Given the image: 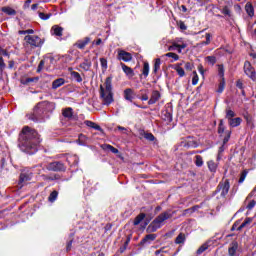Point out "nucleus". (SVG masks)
Segmentation results:
<instances>
[{"label":"nucleus","instance_id":"obj_1","mask_svg":"<svg viewBox=\"0 0 256 256\" xmlns=\"http://www.w3.org/2000/svg\"><path fill=\"white\" fill-rule=\"evenodd\" d=\"M41 144V136L35 131V129L25 126L19 138V148L28 155H35L38 151V147Z\"/></svg>","mask_w":256,"mask_h":256},{"label":"nucleus","instance_id":"obj_2","mask_svg":"<svg viewBox=\"0 0 256 256\" xmlns=\"http://www.w3.org/2000/svg\"><path fill=\"white\" fill-rule=\"evenodd\" d=\"M53 111H55V103L47 101L40 102L34 108L33 113L28 115V119L34 121V123H43L45 119H49Z\"/></svg>","mask_w":256,"mask_h":256},{"label":"nucleus","instance_id":"obj_3","mask_svg":"<svg viewBox=\"0 0 256 256\" xmlns=\"http://www.w3.org/2000/svg\"><path fill=\"white\" fill-rule=\"evenodd\" d=\"M100 96L103 105H111L113 103V91L111 87V78H106L104 86H100Z\"/></svg>","mask_w":256,"mask_h":256},{"label":"nucleus","instance_id":"obj_4","mask_svg":"<svg viewBox=\"0 0 256 256\" xmlns=\"http://www.w3.org/2000/svg\"><path fill=\"white\" fill-rule=\"evenodd\" d=\"M171 217H173V214H171L170 211H166V212L160 214L148 226L147 232L148 233H155V231H157V229H161L163 223H165V221H167V219H171Z\"/></svg>","mask_w":256,"mask_h":256},{"label":"nucleus","instance_id":"obj_5","mask_svg":"<svg viewBox=\"0 0 256 256\" xmlns=\"http://www.w3.org/2000/svg\"><path fill=\"white\" fill-rule=\"evenodd\" d=\"M24 40L31 47H41L43 45L39 36H36V35H33V36L27 35V36H25Z\"/></svg>","mask_w":256,"mask_h":256},{"label":"nucleus","instance_id":"obj_6","mask_svg":"<svg viewBox=\"0 0 256 256\" xmlns=\"http://www.w3.org/2000/svg\"><path fill=\"white\" fill-rule=\"evenodd\" d=\"M231 188V185L229 184L228 180H225L224 182H220L218 185L217 191L220 193L221 197H225L227 193H229V189Z\"/></svg>","mask_w":256,"mask_h":256},{"label":"nucleus","instance_id":"obj_7","mask_svg":"<svg viewBox=\"0 0 256 256\" xmlns=\"http://www.w3.org/2000/svg\"><path fill=\"white\" fill-rule=\"evenodd\" d=\"M244 72L248 77H250V79H252V81H255L256 79L255 68L251 66L250 62L244 63Z\"/></svg>","mask_w":256,"mask_h":256},{"label":"nucleus","instance_id":"obj_8","mask_svg":"<svg viewBox=\"0 0 256 256\" xmlns=\"http://www.w3.org/2000/svg\"><path fill=\"white\" fill-rule=\"evenodd\" d=\"M63 31H64L63 27L59 25H54L50 29V34L52 35V37H55L56 39L61 40V37H63Z\"/></svg>","mask_w":256,"mask_h":256},{"label":"nucleus","instance_id":"obj_9","mask_svg":"<svg viewBox=\"0 0 256 256\" xmlns=\"http://www.w3.org/2000/svg\"><path fill=\"white\" fill-rule=\"evenodd\" d=\"M118 59L119 61L129 63V61H132L133 55L125 50H118Z\"/></svg>","mask_w":256,"mask_h":256},{"label":"nucleus","instance_id":"obj_10","mask_svg":"<svg viewBox=\"0 0 256 256\" xmlns=\"http://www.w3.org/2000/svg\"><path fill=\"white\" fill-rule=\"evenodd\" d=\"M33 174L31 172H22L19 178V185L23 187L27 181H31Z\"/></svg>","mask_w":256,"mask_h":256},{"label":"nucleus","instance_id":"obj_11","mask_svg":"<svg viewBox=\"0 0 256 256\" xmlns=\"http://www.w3.org/2000/svg\"><path fill=\"white\" fill-rule=\"evenodd\" d=\"M65 118L68 119V121H77V114L73 112V108L68 107L65 109Z\"/></svg>","mask_w":256,"mask_h":256},{"label":"nucleus","instance_id":"obj_12","mask_svg":"<svg viewBox=\"0 0 256 256\" xmlns=\"http://www.w3.org/2000/svg\"><path fill=\"white\" fill-rule=\"evenodd\" d=\"M173 47H176V49H186L187 43L183 41V38H176L173 41Z\"/></svg>","mask_w":256,"mask_h":256},{"label":"nucleus","instance_id":"obj_13","mask_svg":"<svg viewBox=\"0 0 256 256\" xmlns=\"http://www.w3.org/2000/svg\"><path fill=\"white\" fill-rule=\"evenodd\" d=\"M49 171H61L63 169V163L61 162H52L48 165Z\"/></svg>","mask_w":256,"mask_h":256},{"label":"nucleus","instance_id":"obj_14","mask_svg":"<svg viewBox=\"0 0 256 256\" xmlns=\"http://www.w3.org/2000/svg\"><path fill=\"white\" fill-rule=\"evenodd\" d=\"M161 99V94L159 91H153L151 98L148 101V105H155V102Z\"/></svg>","mask_w":256,"mask_h":256},{"label":"nucleus","instance_id":"obj_15","mask_svg":"<svg viewBox=\"0 0 256 256\" xmlns=\"http://www.w3.org/2000/svg\"><path fill=\"white\" fill-rule=\"evenodd\" d=\"M68 71L71 75V79H73L74 81H77V83H81V81H83V78H81V74L73 71V68H68Z\"/></svg>","mask_w":256,"mask_h":256},{"label":"nucleus","instance_id":"obj_16","mask_svg":"<svg viewBox=\"0 0 256 256\" xmlns=\"http://www.w3.org/2000/svg\"><path fill=\"white\" fill-rule=\"evenodd\" d=\"M90 41H91V38L86 37L82 40H79L76 43V47H78V49H85V47H87V45H89Z\"/></svg>","mask_w":256,"mask_h":256},{"label":"nucleus","instance_id":"obj_17","mask_svg":"<svg viewBox=\"0 0 256 256\" xmlns=\"http://www.w3.org/2000/svg\"><path fill=\"white\" fill-rule=\"evenodd\" d=\"M121 67L123 72L125 73V75H127V77H135V72L131 69V67L121 63Z\"/></svg>","mask_w":256,"mask_h":256},{"label":"nucleus","instance_id":"obj_18","mask_svg":"<svg viewBox=\"0 0 256 256\" xmlns=\"http://www.w3.org/2000/svg\"><path fill=\"white\" fill-rule=\"evenodd\" d=\"M91 59L85 58L84 61L80 64V69H83V71H89L91 69Z\"/></svg>","mask_w":256,"mask_h":256},{"label":"nucleus","instance_id":"obj_19","mask_svg":"<svg viewBox=\"0 0 256 256\" xmlns=\"http://www.w3.org/2000/svg\"><path fill=\"white\" fill-rule=\"evenodd\" d=\"M133 97H135V92L131 88L124 90V98L126 101H133Z\"/></svg>","mask_w":256,"mask_h":256},{"label":"nucleus","instance_id":"obj_20","mask_svg":"<svg viewBox=\"0 0 256 256\" xmlns=\"http://www.w3.org/2000/svg\"><path fill=\"white\" fill-rule=\"evenodd\" d=\"M183 63H177L173 66V69L176 70V73H178L179 77H185V70L181 67Z\"/></svg>","mask_w":256,"mask_h":256},{"label":"nucleus","instance_id":"obj_21","mask_svg":"<svg viewBox=\"0 0 256 256\" xmlns=\"http://www.w3.org/2000/svg\"><path fill=\"white\" fill-rule=\"evenodd\" d=\"M237 249H239V244L237 242H232L228 249L229 255L234 256L235 253H237Z\"/></svg>","mask_w":256,"mask_h":256},{"label":"nucleus","instance_id":"obj_22","mask_svg":"<svg viewBox=\"0 0 256 256\" xmlns=\"http://www.w3.org/2000/svg\"><path fill=\"white\" fill-rule=\"evenodd\" d=\"M61 85H65V79L58 78L52 82V89H59Z\"/></svg>","mask_w":256,"mask_h":256},{"label":"nucleus","instance_id":"obj_23","mask_svg":"<svg viewBox=\"0 0 256 256\" xmlns=\"http://www.w3.org/2000/svg\"><path fill=\"white\" fill-rule=\"evenodd\" d=\"M245 11L249 17H253V15H255V10L253 9V5L250 2L246 3Z\"/></svg>","mask_w":256,"mask_h":256},{"label":"nucleus","instance_id":"obj_24","mask_svg":"<svg viewBox=\"0 0 256 256\" xmlns=\"http://www.w3.org/2000/svg\"><path fill=\"white\" fill-rule=\"evenodd\" d=\"M84 123L87 127H90V129H95L96 131H101V126L95 124V122L86 120Z\"/></svg>","mask_w":256,"mask_h":256},{"label":"nucleus","instance_id":"obj_25","mask_svg":"<svg viewBox=\"0 0 256 256\" xmlns=\"http://www.w3.org/2000/svg\"><path fill=\"white\" fill-rule=\"evenodd\" d=\"M241 118H232L229 120L230 127H239L241 125Z\"/></svg>","mask_w":256,"mask_h":256},{"label":"nucleus","instance_id":"obj_26","mask_svg":"<svg viewBox=\"0 0 256 256\" xmlns=\"http://www.w3.org/2000/svg\"><path fill=\"white\" fill-rule=\"evenodd\" d=\"M57 197H59V192H57V190H54L52 193H50L48 197L49 203H55V201H57Z\"/></svg>","mask_w":256,"mask_h":256},{"label":"nucleus","instance_id":"obj_27","mask_svg":"<svg viewBox=\"0 0 256 256\" xmlns=\"http://www.w3.org/2000/svg\"><path fill=\"white\" fill-rule=\"evenodd\" d=\"M186 238H187V237L185 236L184 233H180V234L176 237V239H175L176 245H181V244L185 243V239H186Z\"/></svg>","mask_w":256,"mask_h":256},{"label":"nucleus","instance_id":"obj_28","mask_svg":"<svg viewBox=\"0 0 256 256\" xmlns=\"http://www.w3.org/2000/svg\"><path fill=\"white\" fill-rule=\"evenodd\" d=\"M253 223V218H246L244 222L238 227V231H241V229H244V227H249Z\"/></svg>","mask_w":256,"mask_h":256},{"label":"nucleus","instance_id":"obj_29","mask_svg":"<svg viewBox=\"0 0 256 256\" xmlns=\"http://www.w3.org/2000/svg\"><path fill=\"white\" fill-rule=\"evenodd\" d=\"M207 165L209 171H211L212 173H215V171H217V163H215V161L210 160L207 162Z\"/></svg>","mask_w":256,"mask_h":256},{"label":"nucleus","instance_id":"obj_30","mask_svg":"<svg viewBox=\"0 0 256 256\" xmlns=\"http://www.w3.org/2000/svg\"><path fill=\"white\" fill-rule=\"evenodd\" d=\"M39 81V77H32V78H26L25 80H22V85H29V83H37Z\"/></svg>","mask_w":256,"mask_h":256},{"label":"nucleus","instance_id":"obj_31","mask_svg":"<svg viewBox=\"0 0 256 256\" xmlns=\"http://www.w3.org/2000/svg\"><path fill=\"white\" fill-rule=\"evenodd\" d=\"M2 11H3V13H6V15H16L17 14L15 9H13L11 7H3Z\"/></svg>","mask_w":256,"mask_h":256},{"label":"nucleus","instance_id":"obj_32","mask_svg":"<svg viewBox=\"0 0 256 256\" xmlns=\"http://www.w3.org/2000/svg\"><path fill=\"white\" fill-rule=\"evenodd\" d=\"M221 13L226 17H232L231 8H229V6H224L221 10Z\"/></svg>","mask_w":256,"mask_h":256},{"label":"nucleus","instance_id":"obj_33","mask_svg":"<svg viewBox=\"0 0 256 256\" xmlns=\"http://www.w3.org/2000/svg\"><path fill=\"white\" fill-rule=\"evenodd\" d=\"M155 239H157V235L156 234H148L142 240V243H147V241H155Z\"/></svg>","mask_w":256,"mask_h":256},{"label":"nucleus","instance_id":"obj_34","mask_svg":"<svg viewBox=\"0 0 256 256\" xmlns=\"http://www.w3.org/2000/svg\"><path fill=\"white\" fill-rule=\"evenodd\" d=\"M159 69H161V59L160 58H156L155 62H154L153 72L157 73V71H159Z\"/></svg>","mask_w":256,"mask_h":256},{"label":"nucleus","instance_id":"obj_35","mask_svg":"<svg viewBox=\"0 0 256 256\" xmlns=\"http://www.w3.org/2000/svg\"><path fill=\"white\" fill-rule=\"evenodd\" d=\"M88 138L87 136L80 134L78 137L79 145H87Z\"/></svg>","mask_w":256,"mask_h":256},{"label":"nucleus","instance_id":"obj_36","mask_svg":"<svg viewBox=\"0 0 256 256\" xmlns=\"http://www.w3.org/2000/svg\"><path fill=\"white\" fill-rule=\"evenodd\" d=\"M209 249V244L205 243L203 244L198 250H197V255H201V253H205Z\"/></svg>","mask_w":256,"mask_h":256},{"label":"nucleus","instance_id":"obj_37","mask_svg":"<svg viewBox=\"0 0 256 256\" xmlns=\"http://www.w3.org/2000/svg\"><path fill=\"white\" fill-rule=\"evenodd\" d=\"M143 219H145V214L144 213L139 214L134 220V225H139V223H141Z\"/></svg>","mask_w":256,"mask_h":256},{"label":"nucleus","instance_id":"obj_38","mask_svg":"<svg viewBox=\"0 0 256 256\" xmlns=\"http://www.w3.org/2000/svg\"><path fill=\"white\" fill-rule=\"evenodd\" d=\"M249 171L244 170L241 174H240V178L238 183H243L245 181V179H247V175H248Z\"/></svg>","mask_w":256,"mask_h":256},{"label":"nucleus","instance_id":"obj_39","mask_svg":"<svg viewBox=\"0 0 256 256\" xmlns=\"http://www.w3.org/2000/svg\"><path fill=\"white\" fill-rule=\"evenodd\" d=\"M218 74L220 77H225V67L223 64H218Z\"/></svg>","mask_w":256,"mask_h":256},{"label":"nucleus","instance_id":"obj_40","mask_svg":"<svg viewBox=\"0 0 256 256\" xmlns=\"http://www.w3.org/2000/svg\"><path fill=\"white\" fill-rule=\"evenodd\" d=\"M165 57H171L174 61H179V55L173 52L166 53Z\"/></svg>","mask_w":256,"mask_h":256},{"label":"nucleus","instance_id":"obj_41","mask_svg":"<svg viewBox=\"0 0 256 256\" xmlns=\"http://www.w3.org/2000/svg\"><path fill=\"white\" fill-rule=\"evenodd\" d=\"M195 163L197 167H203V157L197 155Z\"/></svg>","mask_w":256,"mask_h":256},{"label":"nucleus","instance_id":"obj_42","mask_svg":"<svg viewBox=\"0 0 256 256\" xmlns=\"http://www.w3.org/2000/svg\"><path fill=\"white\" fill-rule=\"evenodd\" d=\"M205 37H206V41L201 42L198 45H209L211 43V34L206 33Z\"/></svg>","mask_w":256,"mask_h":256},{"label":"nucleus","instance_id":"obj_43","mask_svg":"<svg viewBox=\"0 0 256 256\" xmlns=\"http://www.w3.org/2000/svg\"><path fill=\"white\" fill-rule=\"evenodd\" d=\"M143 76L147 77L149 75V63H144V67H143Z\"/></svg>","mask_w":256,"mask_h":256},{"label":"nucleus","instance_id":"obj_44","mask_svg":"<svg viewBox=\"0 0 256 256\" xmlns=\"http://www.w3.org/2000/svg\"><path fill=\"white\" fill-rule=\"evenodd\" d=\"M234 117H235V112H233V110H227L226 111V119H228V121H230Z\"/></svg>","mask_w":256,"mask_h":256},{"label":"nucleus","instance_id":"obj_45","mask_svg":"<svg viewBox=\"0 0 256 256\" xmlns=\"http://www.w3.org/2000/svg\"><path fill=\"white\" fill-rule=\"evenodd\" d=\"M199 83V75H197V72H193V78H192V85H197Z\"/></svg>","mask_w":256,"mask_h":256},{"label":"nucleus","instance_id":"obj_46","mask_svg":"<svg viewBox=\"0 0 256 256\" xmlns=\"http://www.w3.org/2000/svg\"><path fill=\"white\" fill-rule=\"evenodd\" d=\"M206 61L210 63V65H215V63H217V59L215 58V56L206 57Z\"/></svg>","mask_w":256,"mask_h":256},{"label":"nucleus","instance_id":"obj_47","mask_svg":"<svg viewBox=\"0 0 256 256\" xmlns=\"http://www.w3.org/2000/svg\"><path fill=\"white\" fill-rule=\"evenodd\" d=\"M100 64H101L103 71H107V59L100 58Z\"/></svg>","mask_w":256,"mask_h":256},{"label":"nucleus","instance_id":"obj_48","mask_svg":"<svg viewBox=\"0 0 256 256\" xmlns=\"http://www.w3.org/2000/svg\"><path fill=\"white\" fill-rule=\"evenodd\" d=\"M39 17H40V19H42V21H47V19H50L51 14H45L43 12H40Z\"/></svg>","mask_w":256,"mask_h":256},{"label":"nucleus","instance_id":"obj_49","mask_svg":"<svg viewBox=\"0 0 256 256\" xmlns=\"http://www.w3.org/2000/svg\"><path fill=\"white\" fill-rule=\"evenodd\" d=\"M5 67H6L5 60H3V57L0 56V73H3V71H5Z\"/></svg>","mask_w":256,"mask_h":256},{"label":"nucleus","instance_id":"obj_50","mask_svg":"<svg viewBox=\"0 0 256 256\" xmlns=\"http://www.w3.org/2000/svg\"><path fill=\"white\" fill-rule=\"evenodd\" d=\"M106 149H108L109 151H111V153L117 154L119 153V150L109 144L106 145Z\"/></svg>","mask_w":256,"mask_h":256},{"label":"nucleus","instance_id":"obj_51","mask_svg":"<svg viewBox=\"0 0 256 256\" xmlns=\"http://www.w3.org/2000/svg\"><path fill=\"white\" fill-rule=\"evenodd\" d=\"M145 139H147L148 141H155V136H153V134L151 133H146L144 135Z\"/></svg>","mask_w":256,"mask_h":256},{"label":"nucleus","instance_id":"obj_52","mask_svg":"<svg viewBox=\"0 0 256 256\" xmlns=\"http://www.w3.org/2000/svg\"><path fill=\"white\" fill-rule=\"evenodd\" d=\"M224 89H225V80H223V81L219 84L218 93H223Z\"/></svg>","mask_w":256,"mask_h":256},{"label":"nucleus","instance_id":"obj_53","mask_svg":"<svg viewBox=\"0 0 256 256\" xmlns=\"http://www.w3.org/2000/svg\"><path fill=\"white\" fill-rule=\"evenodd\" d=\"M44 66H45V61L41 60L39 65H38L37 72L40 73V71L43 70Z\"/></svg>","mask_w":256,"mask_h":256},{"label":"nucleus","instance_id":"obj_54","mask_svg":"<svg viewBox=\"0 0 256 256\" xmlns=\"http://www.w3.org/2000/svg\"><path fill=\"white\" fill-rule=\"evenodd\" d=\"M185 70L186 71H192L193 70V64L187 62L185 63Z\"/></svg>","mask_w":256,"mask_h":256},{"label":"nucleus","instance_id":"obj_55","mask_svg":"<svg viewBox=\"0 0 256 256\" xmlns=\"http://www.w3.org/2000/svg\"><path fill=\"white\" fill-rule=\"evenodd\" d=\"M255 205H256L255 200H252V201H250V202L248 203L247 209L251 210V209H253V207H255Z\"/></svg>","mask_w":256,"mask_h":256},{"label":"nucleus","instance_id":"obj_56","mask_svg":"<svg viewBox=\"0 0 256 256\" xmlns=\"http://www.w3.org/2000/svg\"><path fill=\"white\" fill-rule=\"evenodd\" d=\"M3 55V57H9V52L5 49H0V57Z\"/></svg>","mask_w":256,"mask_h":256},{"label":"nucleus","instance_id":"obj_57","mask_svg":"<svg viewBox=\"0 0 256 256\" xmlns=\"http://www.w3.org/2000/svg\"><path fill=\"white\" fill-rule=\"evenodd\" d=\"M179 27H180V29H182V31H186L187 30V26L185 25L184 22H180L179 23Z\"/></svg>","mask_w":256,"mask_h":256},{"label":"nucleus","instance_id":"obj_58","mask_svg":"<svg viewBox=\"0 0 256 256\" xmlns=\"http://www.w3.org/2000/svg\"><path fill=\"white\" fill-rule=\"evenodd\" d=\"M236 87H238V89H243V82L241 80H238L236 82Z\"/></svg>","mask_w":256,"mask_h":256},{"label":"nucleus","instance_id":"obj_59","mask_svg":"<svg viewBox=\"0 0 256 256\" xmlns=\"http://www.w3.org/2000/svg\"><path fill=\"white\" fill-rule=\"evenodd\" d=\"M30 5H31V0H26L24 3V9H29Z\"/></svg>","mask_w":256,"mask_h":256},{"label":"nucleus","instance_id":"obj_60","mask_svg":"<svg viewBox=\"0 0 256 256\" xmlns=\"http://www.w3.org/2000/svg\"><path fill=\"white\" fill-rule=\"evenodd\" d=\"M117 129H118V131H124V133H127V128H125V127L118 126Z\"/></svg>","mask_w":256,"mask_h":256},{"label":"nucleus","instance_id":"obj_61","mask_svg":"<svg viewBox=\"0 0 256 256\" xmlns=\"http://www.w3.org/2000/svg\"><path fill=\"white\" fill-rule=\"evenodd\" d=\"M33 33H35L33 29L26 30V35H33Z\"/></svg>","mask_w":256,"mask_h":256},{"label":"nucleus","instance_id":"obj_62","mask_svg":"<svg viewBox=\"0 0 256 256\" xmlns=\"http://www.w3.org/2000/svg\"><path fill=\"white\" fill-rule=\"evenodd\" d=\"M175 48H177V46H173L172 42V45L168 47V51H175Z\"/></svg>","mask_w":256,"mask_h":256},{"label":"nucleus","instance_id":"obj_63","mask_svg":"<svg viewBox=\"0 0 256 256\" xmlns=\"http://www.w3.org/2000/svg\"><path fill=\"white\" fill-rule=\"evenodd\" d=\"M142 101H148L149 100V96H147V94H144L141 98Z\"/></svg>","mask_w":256,"mask_h":256},{"label":"nucleus","instance_id":"obj_64","mask_svg":"<svg viewBox=\"0 0 256 256\" xmlns=\"http://www.w3.org/2000/svg\"><path fill=\"white\" fill-rule=\"evenodd\" d=\"M37 7H39V4H33L31 6L32 11H36Z\"/></svg>","mask_w":256,"mask_h":256}]
</instances>
